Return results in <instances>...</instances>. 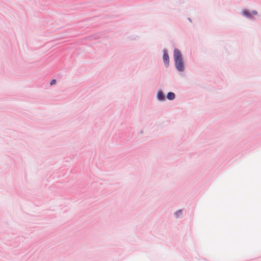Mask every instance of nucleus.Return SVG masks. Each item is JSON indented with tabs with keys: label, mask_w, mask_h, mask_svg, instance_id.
I'll use <instances>...</instances> for the list:
<instances>
[{
	"label": "nucleus",
	"mask_w": 261,
	"mask_h": 261,
	"mask_svg": "<svg viewBox=\"0 0 261 261\" xmlns=\"http://www.w3.org/2000/svg\"><path fill=\"white\" fill-rule=\"evenodd\" d=\"M173 59L175 69L179 72H183L185 69V63L182 54L177 48L173 50Z\"/></svg>",
	"instance_id": "obj_1"
},
{
	"label": "nucleus",
	"mask_w": 261,
	"mask_h": 261,
	"mask_svg": "<svg viewBox=\"0 0 261 261\" xmlns=\"http://www.w3.org/2000/svg\"><path fill=\"white\" fill-rule=\"evenodd\" d=\"M241 14L242 16L247 19L252 20L254 19L253 15H257L258 13L256 10H253L251 11H250L249 10L247 9H243L241 11Z\"/></svg>",
	"instance_id": "obj_2"
},
{
	"label": "nucleus",
	"mask_w": 261,
	"mask_h": 261,
	"mask_svg": "<svg viewBox=\"0 0 261 261\" xmlns=\"http://www.w3.org/2000/svg\"><path fill=\"white\" fill-rule=\"evenodd\" d=\"M163 60L165 66L167 68L169 66V56L168 55V50L166 49L163 50Z\"/></svg>",
	"instance_id": "obj_3"
},
{
	"label": "nucleus",
	"mask_w": 261,
	"mask_h": 261,
	"mask_svg": "<svg viewBox=\"0 0 261 261\" xmlns=\"http://www.w3.org/2000/svg\"><path fill=\"white\" fill-rule=\"evenodd\" d=\"M156 99L159 101L166 100V96L162 89H159L156 93Z\"/></svg>",
	"instance_id": "obj_4"
},
{
	"label": "nucleus",
	"mask_w": 261,
	"mask_h": 261,
	"mask_svg": "<svg viewBox=\"0 0 261 261\" xmlns=\"http://www.w3.org/2000/svg\"><path fill=\"white\" fill-rule=\"evenodd\" d=\"M175 94L172 92H169L167 93L166 97L169 100H173L175 98Z\"/></svg>",
	"instance_id": "obj_5"
},
{
	"label": "nucleus",
	"mask_w": 261,
	"mask_h": 261,
	"mask_svg": "<svg viewBox=\"0 0 261 261\" xmlns=\"http://www.w3.org/2000/svg\"><path fill=\"white\" fill-rule=\"evenodd\" d=\"M182 211L181 210H179L177 211H176L174 213V216H175V217L177 218L179 216V214L181 215L182 214Z\"/></svg>",
	"instance_id": "obj_6"
},
{
	"label": "nucleus",
	"mask_w": 261,
	"mask_h": 261,
	"mask_svg": "<svg viewBox=\"0 0 261 261\" xmlns=\"http://www.w3.org/2000/svg\"><path fill=\"white\" fill-rule=\"evenodd\" d=\"M56 83H57V80H55V79H53V80L50 81V85L51 86H53V85H55V84H56Z\"/></svg>",
	"instance_id": "obj_7"
},
{
	"label": "nucleus",
	"mask_w": 261,
	"mask_h": 261,
	"mask_svg": "<svg viewBox=\"0 0 261 261\" xmlns=\"http://www.w3.org/2000/svg\"><path fill=\"white\" fill-rule=\"evenodd\" d=\"M189 21H191V20L190 18H189Z\"/></svg>",
	"instance_id": "obj_8"
}]
</instances>
